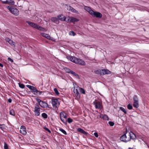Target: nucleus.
<instances>
[{
	"label": "nucleus",
	"mask_w": 149,
	"mask_h": 149,
	"mask_svg": "<svg viewBox=\"0 0 149 149\" xmlns=\"http://www.w3.org/2000/svg\"><path fill=\"white\" fill-rule=\"evenodd\" d=\"M136 136L135 134L132 132L129 133L126 132L125 134L121 135L120 137V140L122 141L127 142L130 141L131 139H134Z\"/></svg>",
	"instance_id": "nucleus-1"
},
{
	"label": "nucleus",
	"mask_w": 149,
	"mask_h": 149,
	"mask_svg": "<svg viewBox=\"0 0 149 149\" xmlns=\"http://www.w3.org/2000/svg\"><path fill=\"white\" fill-rule=\"evenodd\" d=\"M67 58L72 62L76 64L84 65L86 64L85 62L82 59L77 58L74 56H68Z\"/></svg>",
	"instance_id": "nucleus-2"
},
{
	"label": "nucleus",
	"mask_w": 149,
	"mask_h": 149,
	"mask_svg": "<svg viewBox=\"0 0 149 149\" xmlns=\"http://www.w3.org/2000/svg\"><path fill=\"white\" fill-rule=\"evenodd\" d=\"M26 22L30 26L40 31H44L45 30V28L39 26L38 25L35 23L27 21Z\"/></svg>",
	"instance_id": "nucleus-3"
},
{
	"label": "nucleus",
	"mask_w": 149,
	"mask_h": 149,
	"mask_svg": "<svg viewBox=\"0 0 149 149\" xmlns=\"http://www.w3.org/2000/svg\"><path fill=\"white\" fill-rule=\"evenodd\" d=\"M36 100L38 104L41 107L43 108H49V105L45 101L41 100L39 98H36Z\"/></svg>",
	"instance_id": "nucleus-4"
},
{
	"label": "nucleus",
	"mask_w": 149,
	"mask_h": 149,
	"mask_svg": "<svg viewBox=\"0 0 149 149\" xmlns=\"http://www.w3.org/2000/svg\"><path fill=\"white\" fill-rule=\"evenodd\" d=\"M60 118L62 122L65 124H66L67 117L66 114L64 112H61L60 114Z\"/></svg>",
	"instance_id": "nucleus-5"
},
{
	"label": "nucleus",
	"mask_w": 149,
	"mask_h": 149,
	"mask_svg": "<svg viewBox=\"0 0 149 149\" xmlns=\"http://www.w3.org/2000/svg\"><path fill=\"white\" fill-rule=\"evenodd\" d=\"M7 8L13 14L17 15L19 14V11L16 8L13 7H10L9 6H7Z\"/></svg>",
	"instance_id": "nucleus-6"
},
{
	"label": "nucleus",
	"mask_w": 149,
	"mask_h": 149,
	"mask_svg": "<svg viewBox=\"0 0 149 149\" xmlns=\"http://www.w3.org/2000/svg\"><path fill=\"white\" fill-rule=\"evenodd\" d=\"M40 109L41 108L38 104H36L33 111L35 115L38 116L40 115Z\"/></svg>",
	"instance_id": "nucleus-7"
},
{
	"label": "nucleus",
	"mask_w": 149,
	"mask_h": 149,
	"mask_svg": "<svg viewBox=\"0 0 149 149\" xmlns=\"http://www.w3.org/2000/svg\"><path fill=\"white\" fill-rule=\"evenodd\" d=\"M52 104L53 107L55 109L57 108L59 105V103L57 99L53 98L52 99Z\"/></svg>",
	"instance_id": "nucleus-8"
},
{
	"label": "nucleus",
	"mask_w": 149,
	"mask_h": 149,
	"mask_svg": "<svg viewBox=\"0 0 149 149\" xmlns=\"http://www.w3.org/2000/svg\"><path fill=\"white\" fill-rule=\"evenodd\" d=\"M31 90L32 91V92L35 95H40L42 92L40 91H38L36 88L33 87Z\"/></svg>",
	"instance_id": "nucleus-9"
},
{
	"label": "nucleus",
	"mask_w": 149,
	"mask_h": 149,
	"mask_svg": "<svg viewBox=\"0 0 149 149\" xmlns=\"http://www.w3.org/2000/svg\"><path fill=\"white\" fill-rule=\"evenodd\" d=\"M134 104L133 106L134 107L137 108L139 107L138 98L136 96H134L133 97Z\"/></svg>",
	"instance_id": "nucleus-10"
},
{
	"label": "nucleus",
	"mask_w": 149,
	"mask_h": 149,
	"mask_svg": "<svg viewBox=\"0 0 149 149\" xmlns=\"http://www.w3.org/2000/svg\"><path fill=\"white\" fill-rule=\"evenodd\" d=\"M66 5L67 6V9L68 10L74 13H75L77 14L79 13L78 11L74 8L73 7L70 6H68V5Z\"/></svg>",
	"instance_id": "nucleus-11"
},
{
	"label": "nucleus",
	"mask_w": 149,
	"mask_h": 149,
	"mask_svg": "<svg viewBox=\"0 0 149 149\" xmlns=\"http://www.w3.org/2000/svg\"><path fill=\"white\" fill-rule=\"evenodd\" d=\"M92 15L97 17L101 18L102 17V14L99 12L93 11V13L91 15Z\"/></svg>",
	"instance_id": "nucleus-12"
},
{
	"label": "nucleus",
	"mask_w": 149,
	"mask_h": 149,
	"mask_svg": "<svg viewBox=\"0 0 149 149\" xmlns=\"http://www.w3.org/2000/svg\"><path fill=\"white\" fill-rule=\"evenodd\" d=\"M20 131L21 133L24 135H25L26 134V127L24 126H21Z\"/></svg>",
	"instance_id": "nucleus-13"
},
{
	"label": "nucleus",
	"mask_w": 149,
	"mask_h": 149,
	"mask_svg": "<svg viewBox=\"0 0 149 149\" xmlns=\"http://www.w3.org/2000/svg\"><path fill=\"white\" fill-rule=\"evenodd\" d=\"M101 75H103L106 74H109L111 73V72L108 70L107 69H102L101 70Z\"/></svg>",
	"instance_id": "nucleus-14"
},
{
	"label": "nucleus",
	"mask_w": 149,
	"mask_h": 149,
	"mask_svg": "<svg viewBox=\"0 0 149 149\" xmlns=\"http://www.w3.org/2000/svg\"><path fill=\"white\" fill-rule=\"evenodd\" d=\"M51 20L54 23L56 24H58L59 23V20L58 18L56 17H53L51 18Z\"/></svg>",
	"instance_id": "nucleus-15"
},
{
	"label": "nucleus",
	"mask_w": 149,
	"mask_h": 149,
	"mask_svg": "<svg viewBox=\"0 0 149 149\" xmlns=\"http://www.w3.org/2000/svg\"><path fill=\"white\" fill-rule=\"evenodd\" d=\"M58 19L62 21H65V20L66 18L63 15H60L57 16Z\"/></svg>",
	"instance_id": "nucleus-16"
},
{
	"label": "nucleus",
	"mask_w": 149,
	"mask_h": 149,
	"mask_svg": "<svg viewBox=\"0 0 149 149\" xmlns=\"http://www.w3.org/2000/svg\"><path fill=\"white\" fill-rule=\"evenodd\" d=\"M84 9L87 12H89L91 15L93 13V11L91 10L90 8L88 6H85Z\"/></svg>",
	"instance_id": "nucleus-17"
},
{
	"label": "nucleus",
	"mask_w": 149,
	"mask_h": 149,
	"mask_svg": "<svg viewBox=\"0 0 149 149\" xmlns=\"http://www.w3.org/2000/svg\"><path fill=\"white\" fill-rule=\"evenodd\" d=\"M3 3L5 4H9L12 5H14L17 6V5L15 4V2L13 1H3Z\"/></svg>",
	"instance_id": "nucleus-18"
},
{
	"label": "nucleus",
	"mask_w": 149,
	"mask_h": 149,
	"mask_svg": "<svg viewBox=\"0 0 149 149\" xmlns=\"http://www.w3.org/2000/svg\"><path fill=\"white\" fill-rule=\"evenodd\" d=\"M94 103L95 104V108L97 109H100L101 107V104L100 102L98 101L96 102L95 103L94 102Z\"/></svg>",
	"instance_id": "nucleus-19"
},
{
	"label": "nucleus",
	"mask_w": 149,
	"mask_h": 149,
	"mask_svg": "<svg viewBox=\"0 0 149 149\" xmlns=\"http://www.w3.org/2000/svg\"><path fill=\"white\" fill-rule=\"evenodd\" d=\"M70 19V22H71L74 23L75 22H77L79 21V20L73 17H69Z\"/></svg>",
	"instance_id": "nucleus-20"
},
{
	"label": "nucleus",
	"mask_w": 149,
	"mask_h": 149,
	"mask_svg": "<svg viewBox=\"0 0 149 149\" xmlns=\"http://www.w3.org/2000/svg\"><path fill=\"white\" fill-rule=\"evenodd\" d=\"M40 34L43 37L46 38L47 39H51V37L48 34L44 33H41Z\"/></svg>",
	"instance_id": "nucleus-21"
},
{
	"label": "nucleus",
	"mask_w": 149,
	"mask_h": 149,
	"mask_svg": "<svg viewBox=\"0 0 149 149\" xmlns=\"http://www.w3.org/2000/svg\"><path fill=\"white\" fill-rule=\"evenodd\" d=\"M79 90L77 88H77L74 89V92L77 97H80V94L78 91Z\"/></svg>",
	"instance_id": "nucleus-22"
},
{
	"label": "nucleus",
	"mask_w": 149,
	"mask_h": 149,
	"mask_svg": "<svg viewBox=\"0 0 149 149\" xmlns=\"http://www.w3.org/2000/svg\"><path fill=\"white\" fill-rule=\"evenodd\" d=\"M77 131L78 132L83 134L85 135L86 134H87V133L86 132L80 128H78L77 129Z\"/></svg>",
	"instance_id": "nucleus-23"
},
{
	"label": "nucleus",
	"mask_w": 149,
	"mask_h": 149,
	"mask_svg": "<svg viewBox=\"0 0 149 149\" xmlns=\"http://www.w3.org/2000/svg\"><path fill=\"white\" fill-rule=\"evenodd\" d=\"M77 88L81 92V93L83 94H84L85 93V91L84 89L82 88H80L78 86H77Z\"/></svg>",
	"instance_id": "nucleus-24"
},
{
	"label": "nucleus",
	"mask_w": 149,
	"mask_h": 149,
	"mask_svg": "<svg viewBox=\"0 0 149 149\" xmlns=\"http://www.w3.org/2000/svg\"><path fill=\"white\" fill-rule=\"evenodd\" d=\"M94 72L96 74L101 75V70H95Z\"/></svg>",
	"instance_id": "nucleus-25"
},
{
	"label": "nucleus",
	"mask_w": 149,
	"mask_h": 149,
	"mask_svg": "<svg viewBox=\"0 0 149 149\" xmlns=\"http://www.w3.org/2000/svg\"><path fill=\"white\" fill-rule=\"evenodd\" d=\"M101 117L104 119L105 120H108V116L106 115H102L101 116Z\"/></svg>",
	"instance_id": "nucleus-26"
},
{
	"label": "nucleus",
	"mask_w": 149,
	"mask_h": 149,
	"mask_svg": "<svg viewBox=\"0 0 149 149\" xmlns=\"http://www.w3.org/2000/svg\"><path fill=\"white\" fill-rule=\"evenodd\" d=\"M65 71L66 72L70 73L72 70L67 68H64Z\"/></svg>",
	"instance_id": "nucleus-27"
},
{
	"label": "nucleus",
	"mask_w": 149,
	"mask_h": 149,
	"mask_svg": "<svg viewBox=\"0 0 149 149\" xmlns=\"http://www.w3.org/2000/svg\"><path fill=\"white\" fill-rule=\"evenodd\" d=\"M10 114L12 116H15V112L14 110L13 109H11L9 112Z\"/></svg>",
	"instance_id": "nucleus-28"
},
{
	"label": "nucleus",
	"mask_w": 149,
	"mask_h": 149,
	"mask_svg": "<svg viewBox=\"0 0 149 149\" xmlns=\"http://www.w3.org/2000/svg\"><path fill=\"white\" fill-rule=\"evenodd\" d=\"M42 116L44 118L46 119L47 118L48 116L45 113H42Z\"/></svg>",
	"instance_id": "nucleus-29"
},
{
	"label": "nucleus",
	"mask_w": 149,
	"mask_h": 149,
	"mask_svg": "<svg viewBox=\"0 0 149 149\" xmlns=\"http://www.w3.org/2000/svg\"><path fill=\"white\" fill-rule=\"evenodd\" d=\"M0 128L2 130H4L5 129V125L4 124L0 125Z\"/></svg>",
	"instance_id": "nucleus-30"
},
{
	"label": "nucleus",
	"mask_w": 149,
	"mask_h": 149,
	"mask_svg": "<svg viewBox=\"0 0 149 149\" xmlns=\"http://www.w3.org/2000/svg\"><path fill=\"white\" fill-rule=\"evenodd\" d=\"M59 130L61 131L65 135H66L67 134V133L63 129L60 128L59 129Z\"/></svg>",
	"instance_id": "nucleus-31"
},
{
	"label": "nucleus",
	"mask_w": 149,
	"mask_h": 149,
	"mask_svg": "<svg viewBox=\"0 0 149 149\" xmlns=\"http://www.w3.org/2000/svg\"><path fill=\"white\" fill-rule=\"evenodd\" d=\"M70 73L72 74L73 76H74L76 77H78V75L77 74L75 73V72L72 71V70L71 71V72Z\"/></svg>",
	"instance_id": "nucleus-32"
},
{
	"label": "nucleus",
	"mask_w": 149,
	"mask_h": 149,
	"mask_svg": "<svg viewBox=\"0 0 149 149\" xmlns=\"http://www.w3.org/2000/svg\"><path fill=\"white\" fill-rule=\"evenodd\" d=\"M120 109L125 114L126 113V111L124 108L122 107H120Z\"/></svg>",
	"instance_id": "nucleus-33"
},
{
	"label": "nucleus",
	"mask_w": 149,
	"mask_h": 149,
	"mask_svg": "<svg viewBox=\"0 0 149 149\" xmlns=\"http://www.w3.org/2000/svg\"><path fill=\"white\" fill-rule=\"evenodd\" d=\"M69 34L71 36H75V33L72 31H70L69 33Z\"/></svg>",
	"instance_id": "nucleus-34"
},
{
	"label": "nucleus",
	"mask_w": 149,
	"mask_h": 149,
	"mask_svg": "<svg viewBox=\"0 0 149 149\" xmlns=\"http://www.w3.org/2000/svg\"><path fill=\"white\" fill-rule=\"evenodd\" d=\"M54 91L56 95H58L59 94V93L56 88H54Z\"/></svg>",
	"instance_id": "nucleus-35"
},
{
	"label": "nucleus",
	"mask_w": 149,
	"mask_h": 149,
	"mask_svg": "<svg viewBox=\"0 0 149 149\" xmlns=\"http://www.w3.org/2000/svg\"><path fill=\"white\" fill-rule=\"evenodd\" d=\"M9 44L11 45H15V43L14 42H13V40H9V41L8 42Z\"/></svg>",
	"instance_id": "nucleus-36"
},
{
	"label": "nucleus",
	"mask_w": 149,
	"mask_h": 149,
	"mask_svg": "<svg viewBox=\"0 0 149 149\" xmlns=\"http://www.w3.org/2000/svg\"><path fill=\"white\" fill-rule=\"evenodd\" d=\"M72 120L70 118H68L67 119V122H68L69 123H72Z\"/></svg>",
	"instance_id": "nucleus-37"
},
{
	"label": "nucleus",
	"mask_w": 149,
	"mask_h": 149,
	"mask_svg": "<svg viewBox=\"0 0 149 149\" xmlns=\"http://www.w3.org/2000/svg\"><path fill=\"white\" fill-rule=\"evenodd\" d=\"M19 87L22 88H23L24 87V85L22 84H19Z\"/></svg>",
	"instance_id": "nucleus-38"
},
{
	"label": "nucleus",
	"mask_w": 149,
	"mask_h": 149,
	"mask_svg": "<svg viewBox=\"0 0 149 149\" xmlns=\"http://www.w3.org/2000/svg\"><path fill=\"white\" fill-rule=\"evenodd\" d=\"M127 108L129 109H131L132 108V106L130 104H128L127 106Z\"/></svg>",
	"instance_id": "nucleus-39"
},
{
	"label": "nucleus",
	"mask_w": 149,
	"mask_h": 149,
	"mask_svg": "<svg viewBox=\"0 0 149 149\" xmlns=\"http://www.w3.org/2000/svg\"><path fill=\"white\" fill-rule=\"evenodd\" d=\"M108 123L111 126H113L114 125V123L111 121H109Z\"/></svg>",
	"instance_id": "nucleus-40"
},
{
	"label": "nucleus",
	"mask_w": 149,
	"mask_h": 149,
	"mask_svg": "<svg viewBox=\"0 0 149 149\" xmlns=\"http://www.w3.org/2000/svg\"><path fill=\"white\" fill-rule=\"evenodd\" d=\"M44 128L45 130L47 131L49 133H51V131L47 128L46 127H44Z\"/></svg>",
	"instance_id": "nucleus-41"
},
{
	"label": "nucleus",
	"mask_w": 149,
	"mask_h": 149,
	"mask_svg": "<svg viewBox=\"0 0 149 149\" xmlns=\"http://www.w3.org/2000/svg\"><path fill=\"white\" fill-rule=\"evenodd\" d=\"M4 148L5 149H8V145L5 142L4 143Z\"/></svg>",
	"instance_id": "nucleus-42"
},
{
	"label": "nucleus",
	"mask_w": 149,
	"mask_h": 149,
	"mask_svg": "<svg viewBox=\"0 0 149 149\" xmlns=\"http://www.w3.org/2000/svg\"><path fill=\"white\" fill-rule=\"evenodd\" d=\"M26 86L28 88H29L31 90L32 89L33 87V86H31L30 85H27Z\"/></svg>",
	"instance_id": "nucleus-43"
},
{
	"label": "nucleus",
	"mask_w": 149,
	"mask_h": 149,
	"mask_svg": "<svg viewBox=\"0 0 149 149\" xmlns=\"http://www.w3.org/2000/svg\"><path fill=\"white\" fill-rule=\"evenodd\" d=\"M26 86L28 88H29L31 90L32 89L33 87V86H31L30 85H27Z\"/></svg>",
	"instance_id": "nucleus-44"
},
{
	"label": "nucleus",
	"mask_w": 149,
	"mask_h": 149,
	"mask_svg": "<svg viewBox=\"0 0 149 149\" xmlns=\"http://www.w3.org/2000/svg\"><path fill=\"white\" fill-rule=\"evenodd\" d=\"M94 135L96 137H98V133L97 132H95L94 133Z\"/></svg>",
	"instance_id": "nucleus-45"
},
{
	"label": "nucleus",
	"mask_w": 149,
	"mask_h": 149,
	"mask_svg": "<svg viewBox=\"0 0 149 149\" xmlns=\"http://www.w3.org/2000/svg\"><path fill=\"white\" fill-rule=\"evenodd\" d=\"M11 40L10 39H9V38H6V40L7 41V42H8L9 41V40Z\"/></svg>",
	"instance_id": "nucleus-46"
},
{
	"label": "nucleus",
	"mask_w": 149,
	"mask_h": 149,
	"mask_svg": "<svg viewBox=\"0 0 149 149\" xmlns=\"http://www.w3.org/2000/svg\"><path fill=\"white\" fill-rule=\"evenodd\" d=\"M8 101L9 102L11 103L12 102V99L11 98H9L8 100Z\"/></svg>",
	"instance_id": "nucleus-47"
},
{
	"label": "nucleus",
	"mask_w": 149,
	"mask_h": 149,
	"mask_svg": "<svg viewBox=\"0 0 149 149\" xmlns=\"http://www.w3.org/2000/svg\"><path fill=\"white\" fill-rule=\"evenodd\" d=\"M8 60H9V61H11V62H13V60L12 59H11V58H8Z\"/></svg>",
	"instance_id": "nucleus-48"
},
{
	"label": "nucleus",
	"mask_w": 149,
	"mask_h": 149,
	"mask_svg": "<svg viewBox=\"0 0 149 149\" xmlns=\"http://www.w3.org/2000/svg\"><path fill=\"white\" fill-rule=\"evenodd\" d=\"M66 22H70V19L69 18V19H68V20H67Z\"/></svg>",
	"instance_id": "nucleus-49"
},
{
	"label": "nucleus",
	"mask_w": 149,
	"mask_h": 149,
	"mask_svg": "<svg viewBox=\"0 0 149 149\" xmlns=\"http://www.w3.org/2000/svg\"><path fill=\"white\" fill-rule=\"evenodd\" d=\"M0 67H3V65L2 64L0 63Z\"/></svg>",
	"instance_id": "nucleus-50"
},
{
	"label": "nucleus",
	"mask_w": 149,
	"mask_h": 149,
	"mask_svg": "<svg viewBox=\"0 0 149 149\" xmlns=\"http://www.w3.org/2000/svg\"><path fill=\"white\" fill-rule=\"evenodd\" d=\"M128 149H132V148H129Z\"/></svg>",
	"instance_id": "nucleus-51"
},
{
	"label": "nucleus",
	"mask_w": 149,
	"mask_h": 149,
	"mask_svg": "<svg viewBox=\"0 0 149 149\" xmlns=\"http://www.w3.org/2000/svg\"><path fill=\"white\" fill-rule=\"evenodd\" d=\"M104 149V148H103V149Z\"/></svg>",
	"instance_id": "nucleus-52"
}]
</instances>
